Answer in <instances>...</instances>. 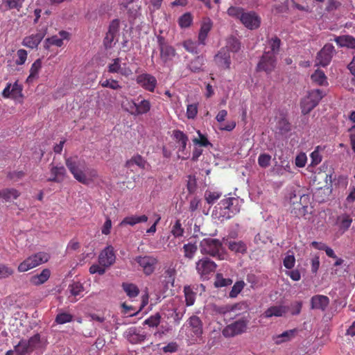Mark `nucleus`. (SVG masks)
Returning a JSON list of instances; mask_svg holds the SVG:
<instances>
[{
	"label": "nucleus",
	"mask_w": 355,
	"mask_h": 355,
	"mask_svg": "<svg viewBox=\"0 0 355 355\" xmlns=\"http://www.w3.org/2000/svg\"><path fill=\"white\" fill-rule=\"evenodd\" d=\"M341 6V2L338 0H327L325 10L330 12L338 9Z\"/></svg>",
	"instance_id": "60"
},
{
	"label": "nucleus",
	"mask_w": 355,
	"mask_h": 355,
	"mask_svg": "<svg viewBox=\"0 0 355 355\" xmlns=\"http://www.w3.org/2000/svg\"><path fill=\"white\" fill-rule=\"evenodd\" d=\"M64 162L73 178L83 185L94 183L99 178L98 171L87 167L85 161L77 155L66 157Z\"/></svg>",
	"instance_id": "1"
},
{
	"label": "nucleus",
	"mask_w": 355,
	"mask_h": 355,
	"mask_svg": "<svg viewBox=\"0 0 355 355\" xmlns=\"http://www.w3.org/2000/svg\"><path fill=\"white\" fill-rule=\"evenodd\" d=\"M134 165H137L141 169H145L147 165V162L141 155H136L126 162L125 167L131 168Z\"/></svg>",
	"instance_id": "29"
},
{
	"label": "nucleus",
	"mask_w": 355,
	"mask_h": 355,
	"mask_svg": "<svg viewBox=\"0 0 355 355\" xmlns=\"http://www.w3.org/2000/svg\"><path fill=\"white\" fill-rule=\"evenodd\" d=\"M119 28L120 21L118 19H112L110 26H108V31L105 33V37H104V46H105V49L112 48V44L119 33Z\"/></svg>",
	"instance_id": "16"
},
{
	"label": "nucleus",
	"mask_w": 355,
	"mask_h": 355,
	"mask_svg": "<svg viewBox=\"0 0 355 355\" xmlns=\"http://www.w3.org/2000/svg\"><path fill=\"white\" fill-rule=\"evenodd\" d=\"M24 0H3L2 4L0 6V10H8L11 9H17L19 10Z\"/></svg>",
	"instance_id": "30"
},
{
	"label": "nucleus",
	"mask_w": 355,
	"mask_h": 355,
	"mask_svg": "<svg viewBox=\"0 0 355 355\" xmlns=\"http://www.w3.org/2000/svg\"><path fill=\"white\" fill-rule=\"evenodd\" d=\"M276 63V56L273 55L272 52H264L257 64V69L259 71H263L270 73L275 69Z\"/></svg>",
	"instance_id": "8"
},
{
	"label": "nucleus",
	"mask_w": 355,
	"mask_h": 355,
	"mask_svg": "<svg viewBox=\"0 0 355 355\" xmlns=\"http://www.w3.org/2000/svg\"><path fill=\"white\" fill-rule=\"evenodd\" d=\"M171 233L175 238H182V236H184V229L180 219H176L174 224L172 225Z\"/></svg>",
	"instance_id": "38"
},
{
	"label": "nucleus",
	"mask_w": 355,
	"mask_h": 355,
	"mask_svg": "<svg viewBox=\"0 0 355 355\" xmlns=\"http://www.w3.org/2000/svg\"><path fill=\"white\" fill-rule=\"evenodd\" d=\"M20 196V193L15 189H3V199L6 202H10L11 200H16Z\"/></svg>",
	"instance_id": "43"
},
{
	"label": "nucleus",
	"mask_w": 355,
	"mask_h": 355,
	"mask_svg": "<svg viewBox=\"0 0 355 355\" xmlns=\"http://www.w3.org/2000/svg\"><path fill=\"white\" fill-rule=\"evenodd\" d=\"M184 292L187 305H193L196 301V293L189 286L184 287Z\"/></svg>",
	"instance_id": "45"
},
{
	"label": "nucleus",
	"mask_w": 355,
	"mask_h": 355,
	"mask_svg": "<svg viewBox=\"0 0 355 355\" xmlns=\"http://www.w3.org/2000/svg\"><path fill=\"white\" fill-rule=\"evenodd\" d=\"M205 62L206 58L204 55H197L191 60L187 67L193 73H200L204 71Z\"/></svg>",
	"instance_id": "23"
},
{
	"label": "nucleus",
	"mask_w": 355,
	"mask_h": 355,
	"mask_svg": "<svg viewBox=\"0 0 355 355\" xmlns=\"http://www.w3.org/2000/svg\"><path fill=\"white\" fill-rule=\"evenodd\" d=\"M134 261L139 264L146 275L153 274L158 263V259L153 255L136 256Z\"/></svg>",
	"instance_id": "5"
},
{
	"label": "nucleus",
	"mask_w": 355,
	"mask_h": 355,
	"mask_svg": "<svg viewBox=\"0 0 355 355\" xmlns=\"http://www.w3.org/2000/svg\"><path fill=\"white\" fill-rule=\"evenodd\" d=\"M182 46L184 49L193 54H198L199 52L198 50V43L192 40H186L183 42Z\"/></svg>",
	"instance_id": "41"
},
{
	"label": "nucleus",
	"mask_w": 355,
	"mask_h": 355,
	"mask_svg": "<svg viewBox=\"0 0 355 355\" xmlns=\"http://www.w3.org/2000/svg\"><path fill=\"white\" fill-rule=\"evenodd\" d=\"M15 352L17 355H26L33 352L30 348L26 339H21L19 343L14 347Z\"/></svg>",
	"instance_id": "35"
},
{
	"label": "nucleus",
	"mask_w": 355,
	"mask_h": 355,
	"mask_svg": "<svg viewBox=\"0 0 355 355\" xmlns=\"http://www.w3.org/2000/svg\"><path fill=\"white\" fill-rule=\"evenodd\" d=\"M42 67V60L38 58L32 64L30 68V73L29 76L26 78V82L30 83L33 81V80L38 77V73Z\"/></svg>",
	"instance_id": "31"
},
{
	"label": "nucleus",
	"mask_w": 355,
	"mask_h": 355,
	"mask_svg": "<svg viewBox=\"0 0 355 355\" xmlns=\"http://www.w3.org/2000/svg\"><path fill=\"white\" fill-rule=\"evenodd\" d=\"M187 325L191 328L192 336L200 337L203 333V324L197 315L191 316L187 321Z\"/></svg>",
	"instance_id": "18"
},
{
	"label": "nucleus",
	"mask_w": 355,
	"mask_h": 355,
	"mask_svg": "<svg viewBox=\"0 0 355 355\" xmlns=\"http://www.w3.org/2000/svg\"><path fill=\"white\" fill-rule=\"evenodd\" d=\"M297 332L296 329H289L284 331L283 333L277 335L273 338V340L277 345H279L284 342L288 341L291 340Z\"/></svg>",
	"instance_id": "28"
},
{
	"label": "nucleus",
	"mask_w": 355,
	"mask_h": 355,
	"mask_svg": "<svg viewBox=\"0 0 355 355\" xmlns=\"http://www.w3.org/2000/svg\"><path fill=\"white\" fill-rule=\"evenodd\" d=\"M193 19V16L191 12H185L181 15L178 19L179 26L182 28H189L192 24Z\"/></svg>",
	"instance_id": "40"
},
{
	"label": "nucleus",
	"mask_w": 355,
	"mask_h": 355,
	"mask_svg": "<svg viewBox=\"0 0 355 355\" xmlns=\"http://www.w3.org/2000/svg\"><path fill=\"white\" fill-rule=\"evenodd\" d=\"M221 197V193L216 191H207L205 193V199L209 205H214Z\"/></svg>",
	"instance_id": "51"
},
{
	"label": "nucleus",
	"mask_w": 355,
	"mask_h": 355,
	"mask_svg": "<svg viewBox=\"0 0 355 355\" xmlns=\"http://www.w3.org/2000/svg\"><path fill=\"white\" fill-rule=\"evenodd\" d=\"M116 261L114 248L112 245L105 247L98 254V263L103 266L109 267Z\"/></svg>",
	"instance_id": "17"
},
{
	"label": "nucleus",
	"mask_w": 355,
	"mask_h": 355,
	"mask_svg": "<svg viewBox=\"0 0 355 355\" xmlns=\"http://www.w3.org/2000/svg\"><path fill=\"white\" fill-rule=\"evenodd\" d=\"M14 272L13 268L0 262V279L8 278L14 274Z\"/></svg>",
	"instance_id": "42"
},
{
	"label": "nucleus",
	"mask_w": 355,
	"mask_h": 355,
	"mask_svg": "<svg viewBox=\"0 0 355 355\" xmlns=\"http://www.w3.org/2000/svg\"><path fill=\"white\" fill-rule=\"evenodd\" d=\"M239 306H240V304H235L234 306H216L214 308V310L220 314H225L227 312L237 309L239 308Z\"/></svg>",
	"instance_id": "61"
},
{
	"label": "nucleus",
	"mask_w": 355,
	"mask_h": 355,
	"mask_svg": "<svg viewBox=\"0 0 355 355\" xmlns=\"http://www.w3.org/2000/svg\"><path fill=\"white\" fill-rule=\"evenodd\" d=\"M323 97V94L322 90L316 89H312L311 90L307 96H306V98H308L311 102H312L314 105L316 106L320 101V100Z\"/></svg>",
	"instance_id": "39"
},
{
	"label": "nucleus",
	"mask_w": 355,
	"mask_h": 355,
	"mask_svg": "<svg viewBox=\"0 0 355 355\" xmlns=\"http://www.w3.org/2000/svg\"><path fill=\"white\" fill-rule=\"evenodd\" d=\"M232 284V280L230 278H224L223 275L218 273L216 275L215 286L216 287H223L230 285Z\"/></svg>",
	"instance_id": "54"
},
{
	"label": "nucleus",
	"mask_w": 355,
	"mask_h": 355,
	"mask_svg": "<svg viewBox=\"0 0 355 355\" xmlns=\"http://www.w3.org/2000/svg\"><path fill=\"white\" fill-rule=\"evenodd\" d=\"M148 220L147 215H130L123 219L121 225H136L139 223H146Z\"/></svg>",
	"instance_id": "27"
},
{
	"label": "nucleus",
	"mask_w": 355,
	"mask_h": 355,
	"mask_svg": "<svg viewBox=\"0 0 355 355\" xmlns=\"http://www.w3.org/2000/svg\"><path fill=\"white\" fill-rule=\"evenodd\" d=\"M271 156L267 153H261L258 157V164L261 168H266L270 165Z\"/></svg>",
	"instance_id": "53"
},
{
	"label": "nucleus",
	"mask_w": 355,
	"mask_h": 355,
	"mask_svg": "<svg viewBox=\"0 0 355 355\" xmlns=\"http://www.w3.org/2000/svg\"><path fill=\"white\" fill-rule=\"evenodd\" d=\"M244 282L243 281H238L236 282L234 286H232L230 292V297H235L238 295V294L243 290L244 287Z\"/></svg>",
	"instance_id": "58"
},
{
	"label": "nucleus",
	"mask_w": 355,
	"mask_h": 355,
	"mask_svg": "<svg viewBox=\"0 0 355 355\" xmlns=\"http://www.w3.org/2000/svg\"><path fill=\"white\" fill-rule=\"evenodd\" d=\"M69 289L72 295L76 296L83 291V286L80 282H74L69 286Z\"/></svg>",
	"instance_id": "56"
},
{
	"label": "nucleus",
	"mask_w": 355,
	"mask_h": 355,
	"mask_svg": "<svg viewBox=\"0 0 355 355\" xmlns=\"http://www.w3.org/2000/svg\"><path fill=\"white\" fill-rule=\"evenodd\" d=\"M173 137L176 141L180 144V150L184 152L187 148L189 141L187 135L181 130H175L173 131Z\"/></svg>",
	"instance_id": "32"
},
{
	"label": "nucleus",
	"mask_w": 355,
	"mask_h": 355,
	"mask_svg": "<svg viewBox=\"0 0 355 355\" xmlns=\"http://www.w3.org/2000/svg\"><path fill=\"white\" fill-rule=\"evenodd\" d=\"M248 324V320L245 319H240L226 326L222 333L225 337L230 338L243 333Z\"/></svg>",
	"instance_id": "9"
},
{
	"label": "nucleus",
	"mask_w": 355,
	"mask_h": 355,
	"mask_svg": "<svg viewBox=\"0 0 355 355\" xmlns=\"http://www.w3.org/2000/svg\"><path fill=\"white\" fill-rule=\"evenodd\" d=\"M295 263V258L293 254H287L283 259V264L285 268L291 269Z\"/></svg>",
	"instance_id": "62"
},
{
	"label": "nucleus",
	"mask_w": 355,
	"mask_h": 355,
	"mask_svg": "<svg viewBox=\"0 0 355 355\" xmlns=\"http://www.w3.org/2000/svg\"><path fill=\"white\" fill-rule=\"evenodd\" d=\"M73 316L70 313L61 312L57 314L55 322L57 324H62L67 322H69L72 320Z\"/></svg>",
	"instance_id": "52"
},
{
	"label": "nucleus",
	"mask_w": 355,
	"mask_h": 355,
	"mask_svg": "<svg viewBox=\"0 0 355 355\" xmlns=\"http://www.w3.org/2000/svg\"><path fill=\"white\" fill-rule=\"evenodd\" d=\"M122 286L128 296L130 298L135 297L139 294V288L135 284L123 283Z\"/></svg>",
	"instance_id": "36"
},
{
	"label": "nucleus",
	"mask_w": 355,
	"mask_h": 355,
	"mask_svg": "<svg viewBox=\"0 0 355 355\" xmlns=\"http://www.w3.org/2000/svg\"><path fill=\"white\" fill-rule=\"evenodd\" d=\"M335 42L340 47H347L355 49V37L349 35L337 36L334 38Z\"/></svg>",
	"instance_id": "24"
},
{
	"label": "nucleus",
	"mask_w": 355,
	"mask_h": 355,
	"mask_svg": "<svg viewBox=\"0 0 355 355\" xmlns=\"http://www.w3.org/2000/svg\"><path fill=\"white\" fill-rule=\"evenodd\" d=\"M230 51L236 53L241 49V42L238 38L234 36H230L226 40V46L224 47Z\"/></svg>",
	"instance_id": "33"
},
{
	"label": "nucleus",
	"mask_w": 355,
	"mask_h": 355,
	"mask_svg": "<svg viewBox=\"0 0 355 355\" xmlns=\"http://www.w3.org/2000/svg\"><path fill=\"white\" fill-rule=\"evenodd\" d=\"M329 304V299L324 295H315L311 298V308L324 311Z\"/></svg>",
	"instance_id": "22"
},
{
	"label": "nucleus",
	"mask_w": 355,
	"mask_h": 355,
	"mask_svg": "<svg viewBox=\"0 0 355 355\" xmlns=\"http://www.w3.org/2000/svg\"><path fill=\"white\" fill-rule=\"evenodd\" d=\"M261 17L254 11H245L241 15V22L243 26L250 30L257 29L261 25Z\"/></svg>",
	"instance_id": "11"
},
{
	"label": "nucleus",
	"mask_w": 355,
	"mask_h": 355,
	"mask_svg": "<svg viewBox=\"0 0 355 355\" xmlns=\"http://www.w3.org/2000/svg\"><path fill=\"white\" fill-rule=\"evenodd\" d=\"M212 26L213 23L211 20L209 18H207L203 20L200 31L208 34L211 31Z\"/></svg>",
	"instance_id": "64"
},
{
	"label": "nucleus",
	"mask_w": 355,
	"mask_h": 355,
	"mask_svg": "<svg viewBox=\"0 0 355 355\" xmlns=\"http://www.w3.org/2000/svg\"><path fill=\"white\" fill-rule=\"evenodd\" d=\"M222 246V242L218 239H211V237L203 239L200 243L201 252L212 257H220Z\"/></svg>",
	"instance_id": "4"
},
{
	"label": "nucleus",
	"mask_w": 355,
	"mask_h": 355,
	"mask_svg": "<svg viewBox=\"0 0 355 355\" xmlns=\"http://www.w3.org/2000/svg\"><path fill=\"white\" fill-rule=\"evenodd\" d=\"M216 263L208 257H203L196 262V270L200 276L207 277V276L215 272Z\"/></svg>",
	"instance_id": "10"
},
{
	"label": "nucleus",
	"mask_w": 355,
	"mask_h": 355,
	"mask_svg": "<svg viewBox=\"0 0 355 355\" xmlns=\"http://www.w3.org/2000/svg\"><path fill=\"white\" fill-rule=\"evenodd\" d=\"M334 53V46L330 43L325 44L317 53L315 65L322 67L327 66L330 63Z\"/></svg>",
	"instance_id": "6"
},
{
	"label": "nucleus",
	"mask_w": 355,
	"mask_h": 355,
	"mask_svg": "<svg viewBox=\"0 0 355 355\" xmlns=\"http://www.w3.org/2000/svg\"><path fill=\"white\" fill-rule=\"evenodd\" d=\"M183 249L184 257L191 259L193 258L198 248L194 243H188L184 245Z\"/></svg>",
	"instance_id": "48"
},
{
	"label": "nucleus",
	"mask_w": 355,
	"mask_h": 355,
	"mask_svg": "<svg viewBox=\"0 0 355 355\" xmlns=\"http://www.w3.org/2000/svg\"><path fill=\"white\" fill-rule=\"evenodd\" d=\"M51 177L47 181L51 182L61 183L64 181L67 172L64 166H52L50 168Z\"/></svg>",
	"instance_id": "21"
},
{
	"label": "nucleus",
	"mask_w": 355,
	"mask_h": 355,
	"mask_svg": "<svg viewBox=\"0 0 355 355\" xmlns=\"http://www.w3.org/2000/svg\"><path fill=\"white\" fill-rule=\"evenodd\" d=\"M49 259L48 253L44 252H36L21 261L18 266L19 272H25L33 268L39 266L41 263L46 262Z\"/></svg>",
	"instance_id": "3"
},
{
	"label": "nucleus",
	"mask_w": 355,
	"mask_h": 355,
	"mask_svg": "<svg viewBox=\"0 0 355 355\" xmlns=\"http://www.w3.org/2000/svg\"><path fill=\"white\" fill-rule=\"evenodd\" d=\"M27 51L24 49H20L17 51V59L15 60L17 65H22L27 59Z\"/></svg>",
	"instance_id": "59"
},
{
	"label": "nucleus",
	"mask_w": 355,
	"mask_h": 355,
	"mask_svg": "<svg viewBox=\"0 0 355 355\" xmlns=\"http://www.w3.org/2000/svg\"><path fill=\"white\" fill-rule=\"evenodd\" d=\"M158 44L160 51V58L164 64L172 62L177 52L175 49L165 42L162 37H158Z\"/></svg>",
	"instance_id": "7"
},
{
	"label": "nucleus",
	"mask_w": 355,
	"mask_h": 355,
	"mask_svg": "<svg viewBox=\"0 0 355 355\" xmlns=\"http://www.w3.org/2000/svg\"><path fill=\"white\" fill-rule=\"evenodd\" d=\"M161 320V315L159 313H157L156 314L151 315L148 319H146L144 321V324H148L149 327H157Z\"/></svg>",
	"instance_id": "57"
},
{
	"label": "nucleus",
	"mask_w": 355,
	"mask_h": 355,
	"mask_svg": "<svg viewBox=\"0 0 355 355\" xmlns=\"http://www.w3.org/2000/svg\"><path fill=\"white\" fill-rule=\"evenodd\" d=\"M288 307L284 305H273L268 307L263 313L264 318L282 317L288 312Z\"/></svg>",
	"instance_id": "20"
},
{
	"label": "nucleus",
	"mask_w": 355,
	"mask_h": 355,
	"mask_svg": "<svg viewBox=\"0 0 355 355\" xmlns=\"http://www.w3.org/2000/svg\"><path fill=\"white\" fill-rule=\"evenodd\" d=\"M108 71L110 73H118L121 76L129 77L132 75V70L126 64L121 66V60L119 58L112 59V62L108 64Z\"/></svg>",
	"instance_id": "15"
},
{
	"label": "nucleus",
	"mask_w": 355,
	"mask_h": 355,
	"mask_svg": "<svg viewBox=\"0 0 355 355\" xmlns=\"http://www.w3.org/2000/svg\"><path fill=\"white\" fill-rule=\"evenodd\" d=\"M277 129L281 135L286 134L291 130V124L286 119H281L277 123Z\"/></svg>",
	"instance_id": "46"
},
{
	"label": "nucleus",
	"mask_w": 355,
	"mask_h": 355,
	"mask_svg": "<svg viewBox=\"0 0 355 355\" xmlns=\"http://www.w3.org/2000/svg\"><path fill=\"white\" fill-rule=\"evenodd\" d=\"M198 112V103L189 104L187 107V117L189 119H194Z\"/></svg>",
	"instance_id": "55"
},
{
	"label": "nucleus",
	"mask_w": 355,
	"mask_h": 355,
	"mask_svg": "<svg viewBox=\"0 0 355 355\" xmlns=\"http://www.w3.org/2000/svg\"><path fill=\"white\" fill-rule=\"evenodd\" d=\"M28 345L32 351L36 347V346L40 343V336L39 334H36L31 336L29 339L26 340Z\"/></svg>",
	"instance_id": "63"
},
{
	"label": "nucleus",
	"mask_w": 355,
	"mask_h": 355,
	"mask_svg": "<svg viewBox=\"0 0 355 355\" xmlns=\"http://www.w3.org/2000/svg\"><path fill=\"white\" fill-rule=\"evenodd\" d=\"M311 80L318 85H324L327 84V77L324 73L320 69H317L311 76Z\"/></svg>",
	"instance_id": "37"
},
{
	"label": "nucleus",
	"mask_w": 355,
	"mask_h": 355,
	"mask_svg": "<svg viewBox=\"0 0 355 355\" xmlns=\"http://www.w3.org/2000/svg\"><path fill=\"white\" fill-rule=\"evenodd\" d=\"M129 107L126 110L131 114L139 116L147 114L151 109V103L148 100H143L139 103H135L133 100L128 102Z\"/></svg>",
	"instance_id": "13"
},
{
	"label": "nucleus",
	"mask_w": 355,
	"mask_h": 355,
	"mask_svg": "<svg viewBox=\"0 0 355 355\" xmlns=\"http://www.w3.org/2000/svg\"><path fill=\"white\" fill-rule=\"evenodd\" d=\"M44 35V33L38 32L35 34L26 36L24 37L21 44L29 49H35L38 46Z\"/></svg>",
	"instance_id": "19"
},
{
	"label": "nucleus",
	"mask_w": 355,
	"mask_h": 355,
	"mask_svg": "<svg viewBox=\"0 0 355 355\" xmlns=\"http://www.w3.org/2000/svg\"><path fill=\"white\" fill-rule=\"evenodd\" d=\"M136 82L145 90L154 92L157 86V80L150 73H144L137 76Z\"/></svg>",
	"instance_id": "12"
},
{
	"label": "nucleus",
	"mask_w": 355,
	"mask_h": 355,
	"mask_svg": "<svg viewBox=\"0 0 355 355\" xmlns=\"http://www.w3.org/2000/svg\"><path fill=\"white\" fill-rule=\"evenodd\" d=\"M51 275V271L49 268H44L39 274L31 277L30 282L33 285L39 286L46 282Z\"/></svg>",
	"instance_id": "26"
},
{
	"label": "nucleus",
	"mask_w": 355,
	"mask_h": 355,
	"mask_svg": "<svg viewBox=\"0 0 355 355\" xmlns=\"http://www.w3.org/2000/svg\"><path fill=\"white\" fill-rule=\"evenodd\" d=\"M229 248L232 251L236 252L244 253L247 250V247L243 241H230L229 243Z\"/></svg>",
	"instance_id": "44"
},
{
	"label": "nucleus",
	"mask_w": 355,
	"mask_h": 355,
	"mask_svg": "<svg viewBox=\"0 0 355 355\" xmlns=\"http://www.w3.org/2000/svg\"><path fill=\"white\" fill-rule=\"evenodd\" d=\"M352 223V218L348 214H341L336 218V224L338 226L340 231L345 232L349 230Z\"/></svg>",
	"instance_id": "25"
},
{
	"label": "nucleus",
	"mask_w": 355,
	"mask_h": 355,
	"mask_svg": "<svg viewBox=\"0 0 355 355\" xmlns=\"http://www.w3.org/2000/svg\"><path fill=\"white\" fill-rule=\"evenodd\" d=\"M214 61L219 68L230 69L232 61L229 50L226 48H221L218 53L215 55Z\"/></svg>",
	"instance_id": "14"
},
{
	"label": "nucleus",
	"mask_w": 355,
	"mask_h": 355,
	"mask_svg": "<svg viewBox=\"0 0 355 355\" xmlns=\"http://www.w3.org/2000/svg\"><path fill=\"white\" fill-rule=\"evenodd\" d=\"M244 12L245 10L242 7L233 6H230L227 10V12L230 16L239 19L240 21L241 19V15H243Z\"/></svg>",
	"instance_id": "47"
},
{
	"label": "nucleus",
	"mask_w": 355,
	"mask_h": 355,
	"mask_svg": "<svg viewBox=\"0 0 355 355\" xmlns=\"http://www.w3.org/2000/svg\"><path fill=\"white\" fill-rule=\"evenodd\" d=\"M243 200L239 198H228L222 200L219 204L221 215L225 218H232L238 214L241 208Z\"/></svg>",
	"instance_id": "2"
},
{
	"label": "nucleus",
	"mask_w": 355,
	"mask_h": 355,
	"mask_svg": "<svg viewBox=\"0 0 355 355\" xmlns=\"http://www.w3.org/2000/svg\"><path fill=\"white\" fill-rule=\"evenodd\" d=\"M268 44L269 46L270 50L265 51V53H270L272 52L273 55L276 56L279 51V47L281 45V40L275 36L269 40H268Z\"/></svg>",
	"instance_id": "34"
},
{
	"label": "nucleus",
	"mask_w": 355,
	"mask_h": 355,
	"mask_svg": "<svg viewBox=\"0 0 355 355\" xmlns=\"http://www.w3.org/2000/svg\"><path fill=\"white\" fill-rule=\"evenodd\" d=\"M301 112L302 114L305 115L309 114L312 110H313L316 105H314L312 102H311L306 97L302 99L300 103Z\"/></svg>",
	"instance_id": "49"
},
{
	"label": "nucleus",
	"mask_w": 355,
	"mask_h": 355,
	"mask_svg": "<svg viewBox=\"0 0 355 355\" xmlns=\"http://www.w3.org/2000/svg\"><path fill=\"white\" fill-rule=\"evenodd\" d=\"M199 138H194L193 142L194 144L199 145L201 147L212 146V144L209 141L205 135L201 133L200 130L197 131Z\"/></svg>",
	"instance_id": "50"
}]
</instances>
